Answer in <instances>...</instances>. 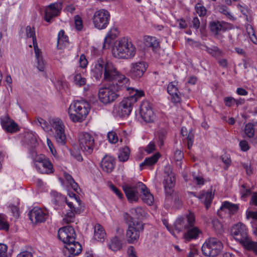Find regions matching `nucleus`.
<instances>
[{"label": "nucleus", "mask_w": 257, "mask_h": 257, "mask_svg": "<svg viewBox=\"0 0 257 257\" xmlns=\"http://www.w3.org/2000/svg\"><path fill=\"white\" fill-rule=\"evenodd\" d=\"M91 73L96 80L103 79L107 86L100 88L98 97L100 102L107 104L114 102L119 96L120 91H130V80L120 73L111 61L98 58L92 65Z\"/></svg>", "instance_id": "nucleus-1"}, {"label": "nucleus", "mask_w": 257, "mask_h": 257, "mask_svg": "<svg viewBox=\"0 0 257 257\" xmlns=\"http://www.w3.org/2000/svg\"><path fill=\"white\" fill-rule=\"evenodd\" d=\"M127 91L131 95L124 98L113 109V112L120 117L129 115L134 104L140 98L144 95V92L143 90L132 87H130V91Z\"/></svg>", "instance_id": "nucleus-2"}, {"label": "nucleus", "mask_w": 257, "mask_h": 257, "mask_svg": "<svg viewBox=\"0 0 257 257\" xmlns=\"http://www.w3.org/2000/svg\"><path fill=\"white\" fill-rule=\"evenodd\" d=\"M112 52L113 56L116 58L130 59L135 56L136 48L127 38L123 37L116 42Z\"/></svg>", "instance_id": "nucleus-3"}, {"label": "nucleus", "mask_w": 257, "mask_h": 257, "mask_svg": "<svg viewBox=\"0 0 257 257\" xmlns=\"http://www.w3.org/2000/svg\"><path fill=\"white\" fill-rule=\"evenodd\" d=\"M89 104L85 100L74 101L68 108V114L73 122L82 121L88 114Z\"/></svg>", "instance_id": "nucleus-4"}, {"label": "nucleus", "mask_w": 257, "mask_h": 257, "mask_svg": "<svg viewBox=\"0 0 257 257\" xmlns=\"http://www.w3.org/2000/svg\"><path fill=\"white\" fill-rule=\"evenodd\" d=\"M51 196L53 201L56 204L65 202L68 207L73 208L76 213H80L83 210L82 206H81V200L79 197L73 193L69 194V198H65L55 191H51Z\"/></svg>", "instance_id": "nucleus-5"}, {"label": "nucleus", "mask_w": 257, "mask_h": 257, "mask_svg": "<svg viewBox=\"0 0 257 257\" xmlns=\"http://www.w3.org/2000/svg\"><path fill=\"white\" fill-rule=\"evenodd\" d=\"M124 219L128 221H131L128 225V228L126 231V239L128 243L135 244L137 243L140 238V233L144 230V224L140 221H133L132 217L127 213L124 214Z\"/></svg>", "instance_id": "nucleus-6"}, {"label": "nucleus", "mask_w": 257, "mask_h": 257, "mask_svg": "<svg viewBox=\"0 0 257 257\" xmlns=\"http://www.w3.org/2000/svg\"><path fill=\"white\" fill-rule=\"evenodd\" d=\"M223 248L222 243L217 238L210 237L203 243L202 246L203 254L209 257L218 255Z\"/></svg>", "instance_id": "nucleus-7"}, {"label": "nucleus", "mask_w": 257, "mask_h": 257, "mask_svg": "<svg viewBox=\"0 0 257 257\" xmlns=\"http://www.w3.org/2000/svg\"><path fill=\"white\" fill-rule=\"evenodd\" d=\"M78 145L82 152L91 154L94 150L95 140L94 137L86 132H80L78 136Z\"/></svg>", "instance_id": "nucleus-8"}, {"label": "nucleus", "mask_w": 257, "mask_h": 257, "mask_svg": "<svg viewBox=\"0 0 257 257\" xmlns=\"http://www.w3.org/2000/svg\"><path fill=\"white\" fill-rule=\"evenodd\" d=\"M110 18L109 12L104 9L96 11L92 17V22L95 28L98 30L105 29L109 24Z\"/></svg>", "instance_id": "nucleus-9"}, {"label": "nucleus", "mask_w": 257, "mask_h": 257, "mask_svg": "<svg viewBox=\"0 0 257 257\" xmlns=\"http://www.w3.org/2000/svg\"><path fill=\"white\" fill-rule=\"evenodd\" d=\"M36 170L41 174L51 175L55 171L53 165L49 158L44 155L36 158V162L34 164Z\"/></svg>", "instance_id": "nucleus-10"}, {"label": "nucleus", "mask_w": 257, "mask_h": 257, "mask_svg": "<svg viewBox=\"0 0 257 257\" xmlns=\"http://www.w3.org/2000/svg\"><path fill=\"white\" fill-rule=\"evenodd\" d=\"M52 125L55 131L54 138L56 142L60 145H65L66 143V136L65 126L62 120L59 118H55L52 120Z\"/></svg>", "instance_id": "nucleus-11"}, {"label": "nucleus", "mask_w": 257, "mask_h": 257, "mask_svg": "<svg viewBox=\"0 0 257 257\" xmlns=\"http://www.w3.org/2000/svg\"><path fill=\"white\" fill-rule=\"evenodd\" d=\"M148 65L143 61L132 63L130 65L129 75L133 79L138 80L145 73Z\"/></svg>", "instance_id": "nucleus-12"}, {"label": "nucleus", "mask_w": 257, "mask_h": 257, "mask_svg": "<svg viewBox=\"0 0 257 257\" xmlns=\"http://www.w3.org/2000/svg\"><path fill=\"white\" fill-rule=\"evenodd\" d=\"M231 233L234 238L241 244L250 237L246 225L241 222H238L232 227Z\"/></svg>", "instance_id": "nucleus-13"}, {"label": "nucleus", "mask_w": 257, "mask_h": 257, "mask_svg": "<svg viewBox=\"0 0 257 257\" xmlns=\"http://www.w3.org/2000/svg\"><path fill=\"white\" fill-rule=\"evenodd\" d=\"M195 223V216L193 213L190 212L184 217L178 218L174 223V227L178 232L188 229L192 227Z\"/></svg>", "instance_id": "nucleus-14"}, {"label": "nucleus", "mask_w": 257, "mask_h": 257, "mask_svg": "<svg viewBox=\"0 0 257 257\" xmlns=\"http://www.w3.org/2000/svg\"><path fill=\"white\" fill-rule=\"evenodd\" d=\"M76 233L71 226H66L60 228L58 231V238L61 240L65 245L72 242L75 240Z\"/></svg>", "instance_id": "nucleus-15"}, {"label": "nucleus", "mask_w": 257, "mask_h": 257, "mask_svg": "<svg viewBox=\"0 0 257 257\" xmlns=\"http://www.w3.org/2000/svg\"><path fill=\"white\" fill-rule=\"evenodd\" d=\"M140 114L142 118L146 122H153L156 119V115L148 101H144L141 104Z\"/></svg>", "instance_id": "nucleus-16"}, {"label": "nucleus", "mask_w": 257, "mask_h": 257, "mask_svg": "<svg viewBox=\"0 0 257 257\" xmlns=\"http://www.w3.org/2000/svg\"><path fill=\"white\" fill-rule=\"evenodd\" d=\"M62 9V5L61 3H55L49 5L45 9V20L51 23L54 18L59 15Z\"/></svg>", "instance_id": "nucleus-17"}, {"label": "nucleus", "mask_w": 257, "mask_h": 257, "mask_svg": "<svg viewBox=\"0 0 257 257\" xmlns=\"http://www.w3.org/2000/svg\"><path fill=\"white\" fill-rule=\"evenodd\" d=\"M28 215L32 223H42L47 218L48 212L42 208L35 207L29 211Z\"/></svg>", "instance_id": "nucleus-18"}, {"label": "nucleus", "mask_w": 257, "mask_h": 257, "mask_svg": "<svg viewBox=\"0 0 257 257\" xmlns=\"http://www.w3.org/2000/svg\"><path fill=\"white\" fill-rule=\"evenodd\" d=\"M167 167L166 168V169ZM166 175L164 177L163 181V185L166 193L168 195H171L173 192V188L175 184V174L170 170V167L168 168V170L167 172L166 170H165Z\"/></svg>", "instance_id": "nucleus-19"}, {"label": "nucleus", "mask_w": 257, "mask_h": 257, "mask_svg": "<svg viewBox=\"0 0 257 257\" xmlns=\"http://www.w3.org/2000/svg\"><path fill=\"white\" fill-rule=\"evenodd\" d=\"M123 190L128 201L132 202L138 200L140 190V188L137 187V183L135 186H132L127 185H124Z\"/></svg>", "instance_id": "nucleus-20"}, {"label": "nucleus", "mask_w": 257, "mask_h": 257, "mask_svg": "<svg viewBox=\"0 0 257 257\" xmlns=\"http://www.w3.org/2000/svg\"><path fill=\"white\" fill-rule=\"evenodd\" d=\"M178 82L176 81L170 82L167 87V92L171 95V101L174 104L180 103L181 97L177 87Z\"/></svg>", "instance_id": "nucleus-21"}, {"label": "nucleus", "mask_w": 257, "mask_h": 257, "mask_svg": "<svg viewBox=\"0 0 257 257\" xmlns=\"http://www.w3.org/2000/svg\"><path fill=\"white\" fill-rule=\"evenodd\" d=\"M137 187L140 188V192L142 193V198L143 201L149 205H152L154 201V196L146 186L140 182L137 183Z\"/></svg>", "instance_id": "nucleus-22"}, {"label": "nucleus", "mask_w": 257, "mask_h": 257, "mask_svg": "<svg viewBox=\"0 0 257 257\" xmlns=\"http://www.w3.org/2000/svg\"><path fill=\"white\" fill-rule=\"evenodd\" d=\"M19 137L21 138V141L24 143L34 147L37 145L36 136L32 132L25 131L22 134L20 135Z\"/></svg>", "instance_id": "nucleus-23"}, {"label": "nucleus", "mask_w": 257, "mask_h": 257, "mask_svg": "<svg viewBox=\"0 0 257 257\" xmlns=\"http://www.w3.org/2000/svg\"><path fill=\"white\" fill-rule=\"evenodd\" d=\"M1 119L2 127L6 132L13 133L16 131V123L9 116H5Z\"/></svg>", "instance_id": "nucleus-24"}, {"label": "nucleus", "mask_w": 257, "mask_h": 257, "mask_svg": "<svg viewBox=\"0 0 257 257\" xmlns=\"http://www.w3.org/2000/svg\"><path fill=\"white\" fill-rule=\"evenodd\" d=\"M100 165L103 171L109 173L111 172L114 169L115 166V161L112 157L105 156L102 159Z\"/></svg>", "instance_id": "nucleus-25"}, {"label": "nucleus", "mask_w": 257, "mask_h": 257, "mask_svg": "<svg viewBox=\"0 0 257 257\" xmlns=\"http://www.w3.org/2000/svg\"><path fill=\"white\" fill-rule=\"evenodd\" d=\"M66 250L69 252L68 255H76L79 254L82 251V246L80 243L74 240L72 242H69L65 245Z\"/></svg>", "instance_id": "nucleus-26"}, {"label": "nucleus", "mask_w": 257, "mask_h": 257, "mask_svg": "<svg viewBox=\"0 0 257 257\" xmlns=\"http://www.w3.org/2000/svg\"><path fill=\"white\" fill-rule=\"evenodd\" d=\"M198 198L204 203L207 209L210 206L213 198V194L211 192L202 191L198 196Z\"/></svg>", "instance_id": "nucleus-27"}, {"label": "nucleus", "mask_w": 257, "mask_h": 257, "mask_svg": "<svg viewBox=\"0 0 257 257\" xmlns=\"http://www.w3.org/2000/svg\"><path fill=\"white\" fill-rule=\"evenodd\" d=\"M93 238L100 242H103L106 237V233L100 224H96L94 227Z\"/></svg>", "instance_id": "nucleus-28"}, {"label": "nucleus", "mask_w": 257, "mask_h": 257, "mask_svg": "<svg viewBox=\"0 0 257 257\" xmlns=\"http://www.w3.org/2000/svg\"><path fill=\"white\" fill-rule=\"evenodd\" d=\"M69 44V39L67 36L65 35V32L62 30L60 31L58 34L57 39V48L59 49H64Z\"/></svg>", "instance_id": "nucleus-29"}, {"label": "nucleus", "mask_w": 257, "mask_h": 257, "mask_svg": "<svg viewBox=\"0 0 257 257\" xmlns=\"http://www.w3.org/2000/svg\"><path fill=\"white\" fill-rule=\"evenodd\" d=\"M201 232V230L197 227L194 226V225L187 229V231L184 233V237L188 241L196 239L199 234Z\"/></svg>", "instance_id": "nucleus-30"}, {"label": "nucleus", "mask_w": 257, "mask_h": 257, "mask_svg": "<svg viewBox=\"0 0 257 257\" xmlns=\"http://www.w3.org/2000/svg\"><path fill=\"white\" fill-rule=\"evenodd\" d=\"M225 23L220 22L218 21H213L210 23L211 31L215 35H218L221 31H225L226 28L224 27Z\"/></svg>", "instance_id": "nucleus-31"}, {"label": "nucleus", "mask_w": 257, "mask_h": 257, "mask_svg": "<svg viewBox=\"0 0 257 257\" xmlns=\"http://www.w3.org/2000/svg\"><path fill=\"white\" fill-rule=\"evenodd\" d=\"M200 48L202 50H205L208 54L215 58L221 57L223 55L222 51L216 46L209 48L205 45L200 44Z\"/></svg>", "instance_id": "nucleus-32"}, {"label": "nucleus", "mask_w": 257, "mask_h": 257, "mask_svg": "<svg viewBox=\"0 0 257 257\" xmlns=\"http://www.w3.org/2000/svg\"><path fill=\"white\" fill-rule=\"evenodd\" d=\"M160 157V153H157L150 157L146 158L144 161V162L140 164V169L142 170L143 169V167L145 166L148 167L154 165L157 162Z\"/></svg>", "instance_id": "nucleus-33"}, {"label": "nucleus", "mask_w": 257, "mask_h": 257, "mask_svg": "<svg viewBox=\"0 0 257 257\" xmlns=\"http://www.w3.org/2000/svg\"><path fill=\"white\" fill-rule=\"evenodd\" d=\"M118 34L119 33L117 28L114 27L112 28L108 32L105 38L103 48H105L106 44L107 43L109 45L111 42V40L115 39L118 36Z\"/></svg>", "instance_id": "nucleus-34"}, {"label": "nucleus", "mask_w": 257, "mask_h": 257, "mask_svg": "<svg viewBox=\"0 0 257 257\" xmlns=\"http://www.w3.org/2000/svg\"><path fill=\"white\" fill-rule=\"evenodd\" d=\"M241 244L246 249L252 251L257 255V242L253 241L250 237H249Z\"/></svg>", "instance_id": "nucleus-35"}, {"label": "nucleus", "mask_w": 257, "mask_h": 257, "mask_svg": "<svg viewBox=\"0 0 257 257\" xmlns=\"http://www.w3.org/2000/svg\"><path fill=\"white\" fill-rule=\"evenodd\" d=\"M36 58L37 59V68L40 71H43L45 69V63L43 60L42 52L37 47V50L34 49Z\"/></svg>", "instance_id": "nucleus-36"}, {"label": "nucleus", "mask_w": 257, "mask_h": 257, "mask_svg": "<svg viewBox=\"0 0 257 257\" xmlns=\"http://www.w3.org/2000/svg\"><path fill=\"white\" fill-rule=\"evenodd\" d=\"M220 209V210L227 209L229 211V213L230 214H234L238 211L239 207L237 204H233L229 202V201H226L222 203Z\"/></svg>", "instance_id": "nucleus-37"}, {"label": "nucleus", "mask_w": 257, "mask_h": 257, "mask_svg": "<svg viewBox=\"0 0 257 257\" xmlns=\"http://www.w3.org/2000/svg\"><path fill=\"white\" fill-rule=\"evenodd\" d=\"M145 42L146 45L152 48L154 51L159 47V42L156 37L147 36L145 38Z\"/></svg>", "instance_id": "nucleus-38"}, {"label": "nucleus", "mask_w": 257, "mask_h": 257, "mask_svg": "<svg viewBox=\"0 0 257 257\" xmlns=\"http://www.w3.org/2000/svg\"><path fill=\"white\" fill-rule=\"evenodd\" d=\"M108 247L113 251L119 250L122 247L121 241L118 237L115 236L111 239L108 244Z\"/></svg>", "instance_id": "nucleus-39"}, {"label": "nucleus", "mask_w": 257, "mask_h": 257, "mask_svg": "<svg viewBox=\"0 0 257 257\" xmlns=\"http://www.w3.org/2000/svg\"><path fill=\"white\" fill-rule=\"evenodd\" d=\"M34 123L37 125H40L46 132H49L52 130V122L50 124L49 123L41 117H37L35 119L34 121Z\"/></svg>", "instance_id": "nucleus-40"}, {"label": "nucleus", "mask_w": 257, "mask_h": 257, "mask_svg": "<svg viewBox=\"0 0 257 257\" xmlns=\"http://www.w3.org/2000/svg\"><path fill=\"white\" fill-rule=\"evenodd\" d=\"M130 155V148L127 146H125L120 149L118 158L120 161L123 162H126L128 160Z\"/></svg>", "instance_id": "nucleus-41"}, {"label": "nucleus", "mask_w": 257, "mask_h": 257, "mask_svg": "<svg viewBox=\"0 0 257 257\" xmlns=\"http://www.w3.org/2000/svg\"><path fill=\"white\" fill-rule=\"evenodd\" d=\"M26 34L28 37L32 38L34 49L37 50V47H38V46L34 28H32L30 26H27L26 28Z\"/></svg>", "instance_id": "nucleus-42"}, {"label": "nucleus", "mask_w": 257, "mask_h": 257, "mask_svg": "<svg viewBox=\"0 0 257 257\" xmlns=\"http://www.w3.org/2000/svg\"><path fill=\"white\" fill-rule=\"evenodd\" d=\"M218 11L221 14L225 15L229 20L234 21L236 18L231 14L230 10L227 6L225 5H221L218 8Z\"/></svg>", "instance_id": "nucleus-43"}, {"label": "nucleus", "mask_w": 257, "mask_h": 257, "mask_svg": "<svg viewBox=\"0 0 257 257\" xmlns=\"http://www.w3.org/2000/svg\"><path fill=\"white\" fill-rule=\"evenodd\" d=\"M63 176L68 184L71 186L72 188L75 191L77 192L79 189L77 183L74 181L71 175L68 173L64 172L63 173Z\"/></svg>", "instance_id": "nucleus-44"}, {"label": "nucleus", "mask_w": 257, "mask_h": 257, "mask_svg": "<svg viewBox=\"0 0 257 257\" xmlns=\"http://www.w3.org/2000/svg\"><path fill=\"white\" fill-rule=\"evenodd\" d=\"M70 210L68 211L65 215L63 219L64 223L68 224L73 222L75 220V213L77 214L73 209L70 208Z\"/></svg>", "instance_id": "nucleus-45"}, {"label": "nucleus", "mask_w": 257, "mask_h": 257, "mask_svg": "<svg viewBox=\"0 0 257 257\" xmlns=\"http://www.w3.org/2000/svg\"><path fill=\"white\" fill-rule=\"evenodd\" d=\"M245 29L251 41L254 44H257V38L255 35V32L252 25L249 24H246L245 25Z\"/></svg>", "instance_id": "nucleus-46"}, {"label": "nucleus", "mask_w": 257, "mask_h": 257, "mask_svg": "<svg viewBox=\"0 0 257 257\" xmlns=\"http://www.w3.org/2000/svg\"><path fill=\"white\" fill-rule=\"evenodd\" d=\"M74 82L76 85L82 86L86 84V79L80 73H76L74 75Z\"/></svg>", "instance_id": "nucleus-47"}, {"label": "nucleus", "mask_w": 257, "mask_h": 257, "mask_svg": "<svg viewBox=\"0 0 257 257\" xmlns=\"http://www.w3.org/2000/svg\"><path fill=\"white\" fill-rule=\"evenodd\" d=\"M244 133L247 137L249 138L253 137L254 135L253 125L250 123L246 124L244 128Z\"/></svg>", "instance_id": "nucleus-48"}, {"label": "nucleus", "mask_w": 257, "mask_h": 257, "mask_svg": "<svg viewBox=\"0 0 257 257\" xmlns=\"http://www.w3.org/2000/svg\"><path fill=\"white\" fill-rule=\"evenodd\" d=\"M9 227V225L5 218V216L3 214H0V230H8Z\"/></svg>", "instance_id": "nucleus-49"}, {"label": "nucleus", "mask_w": 257, "mask_h": 257, "mask_svg": "<svg viewBox=\"0 0 257 257\" xmlns=\"http://www.w3.org/2000/svg\"><path fill=\"white\" fill-rule=\"evenodd\" d=\"M195 10L199 16H204L206 14V9L201 4L198 3L195 6Z\"/></svg>", "instance_id": "nucleus-50"}, {"label": "nucleus", "mask_w": 257, "mask_h": 257, "mask_svg": "<svg viewBox=\"0 0 257 257\" xmlns=\"http://www.w3.org/2000/svg\"><path fill=\"white\" fill-rule=\"evenodd\" d=\"M131 213L135 215L137 218H140L141 216H143L144 211L141 207H137L136 208H133L131 210Z\"/></svg>", "instance_id": "nucleus-51"}, {"label": "nucleus", "mask_w": 257, "mask_h": 257, "mask_svg": "<svg viewBox=\"0 0 257 257\" xmlns=\"http://www.w3.org/2000/svg\"><path fill=\"white\" fill-rule=\"evenodd\" d=\"M107 138L109 142L112 144L117 143L118 140L116 133L114 131L109 132L108 133Z\"/></svg>", "instance_id": "nucleus-52"}, {"label": "nucleus", "mask_w": 257, "mask_h": 257, "mask_svg": "<svg viewBox=\"0 0 257 257\" xmlns=\"http://www.w3.org/2000/svg\"><path fill=\"white\" fill-rule=\"evenodd\" d=\"M74 20L76 29L78 31H81L83 28V23L81 18L77 15L75 17Z\"/></svg>", "instance_id": "nucleus-53"}, {"label": "nucleus", "mask_w": 257, "mask_h": 257, "mask_svg": "<svg viewBox=\"0 0 257 257\" xmlns=\"http://www.w3.org/2000/svg\"><path fill=\"white\" fill-rule=\"evenodd\" d=\"M79 63L80 67L82 68H85L87 66L88 62L83 54L80 55L79 59Z\"/></svg>", "instance_id": "nucleus-54"}, {"label": "nucleus", "mask_w": 257, "mask_h": 257, "mask_svg": "<svg viewBox=\"0 0 257 257\" xmlns=\"http://www.w3.org/2000/svg\"><path fill=\"white\" fill-rule=\"evenodd\" d=\"M187 146L188 149H190L193 144L194 134L191 132H190L187 134Z\"/></svg>", "instance_id": "nucleus-55"}, {"label": "nucleus", "mask_w": 257, "mask_h": 257, "mask_svg": "<svg viewBox=\"0 0 257 257\" xmlns=\"http://www.w3.org/2000/svg\"><path fill=\"white\" fill-rule=\"evenodd\" d=\"M234 101L235 98L232 97H225L224 98V102L226 106H232L234 103Z\"/></svg>", "instance_id": "nucleus-56"}, {"label": "nucleus", "mask_w": 257, "mask_h": 257, "mask_svg": "<svg viewBox=\"0 0 257 257\" xmlns=\"http://www.w3.org/2000/svg\"><path fill=\"white\" fill-rule=\"evenodd\" d=\"M110 188L118 197L119 198H122L123 194L120 190L112 184L110 185Z\"/></svg>", "instance_id": "nucleus-57"}, {"label": "nucleus", "mask_w": 257, "mask_h": 257, "mask_svg": "<svg viewBox=\"0 0 257 257\" xmlns=\"http://www.w3.org/2000/svg\"><path fill=\"white\" fill-rule=\"evenodd\" d=\"M175 205L177 207H180L182 205V201L181 200L180 196L178 194H175L173 195Z\"/></svg>", "instance_id": "nucleus-58"}, {"label": "nucleus", "mask_w": 257, "mask_h": 257, "mask_svg": "<svg viewBox=\"0 0 257 257\" xmlns=\"http://www.w3.org/2000/svg\"><path fill=\"white\" fill-rule=\"evenodd\" d=\"M47 144L49 147V149L53 156H55L56 154V151L53 146V144L50 139H47Z\"/></svg>", "instance_id": "nucleus-59"}, {"label": "nucleus", "mask_w": 257, "mask_h": 257, "mask_svg": "<svg viewBox=\"0 0 257 257\" xmlns=\"http://www.w3.org/2000/svg\"><path fill=\"white\" fill-rule=\"evenodd\" d=\"M239 147L242 151L245 152L249 150L248 143L244 140L241 141L239 144Z\"/></svg>", "instance_id": "nucleus-60"}, {"label": "nucleus", "mask_w": 257, "mask_h": 257, "mask_svg": "<svg viewBox=\"0 0 257 257\" xmlns=\"http://www.w3.org/2000/svg\"><path fill=\"white\" fill-rule=\"evenodd\" d=\"M246 216L247 219L251 218L252 219L257 221V211H247L246 213Z\"/></svg>", "instance_id": "nucleus-61"}, {"label": "nucleus", "mask_w": 257, "mask_h": 257, "mask_svg": "<svg viewBox=\"0 0 257 257\" xmlns=\"http://www.w3.org/2000/svg\"><path fill=\"white\" fill-rule=\"evenodd\" d=\"M156 150V146L154 143L151 142L148 146H146L145 151L148 154L152 153Z\"/></svg>", "instance_id": "nucleus-62"}, {"label": "nucleus", "mask_w": 257, "mask_h": 257, "mask_svg": "<svg viewBox=\"0 0 257 257\" xmlns=\"http://www.w3.org/2000/svg\"><path fill=\"white\" fill-rule=\"evenodd\" d=\"M7 246L4 244L0 243V257H6Z\"/></svg>", "instance_id": "nucleus-63"}, {"label": "nucleus", "mask_w": 257, "mask_h": 257, "mask_svg": "<svg viewBox=\"0 0 257 257\" xmlns=\"http://www.w3.org/2000/svg\"><path fill=\"white\" fill-rule=\"evenodd\" d=\"M200 25V22L199 19L197 17H194L192 21V27L197 30L199 28Z\"/></svg>", "instance_id": "nucleus-64"}]
</instances>
